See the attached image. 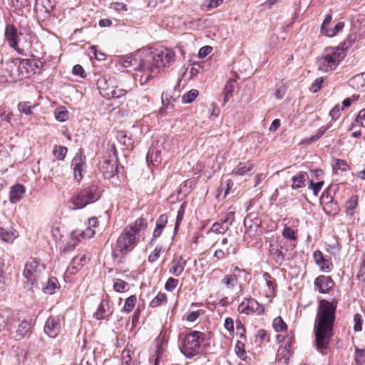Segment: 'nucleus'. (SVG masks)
<instances>
[{"label": "nucleus", "instance_id": "1", "mask_svg": "<svg viewBox=\"0 0 365 365\" xmlns=\"http://www.w3.org/2000/svg\"><path fill=\"white\" fill-rule=\"evenodd\" d=\"M174 51L168 48L154 51L143 49L124 61V66H133L134 79L140 85L147 83L156 76L161 68L170 66L175 61Z\"/></svg>", "mask_w": 365, "mask_h": 365}, {"label": "nucleus", "instance_id": "2", "mask_svg": "<svg viewBox=\"0 0 365 365\" xmlns=\"http://www.w3.org/2000/svg\"><path fill=\"white\" fill-rule=\"evenodd\" d=\"M336 307L337 301L334 299L331 302L321 299L319 302L314 322L316 345L319 350L326 349L332 336Z\"/></svg>", "mask_w": 365, "mask_h": 365}, {"label": "nucleus", "instance_id": "3", "mask_svg": "<svg viewBox=\"0 0 365 365\" xmlns=\"http://www.w3.org/2000/svg\"><path fill=\"white\" fill-rule=\"evenodd\" d=\"M145 226V220L139 218L134 223L126 227L117 240L113 249L114 256L118 257L132 250L136 245L140 230Z\"/></svg>", "mask_w": 365, "mask_h": 365}, {"label": "nucleus", "instance_id": "4", "mask_svg": "<svg viewBox=\"0 0 365 365\" xmlns=\"http://www.w3.org/2000/svg\"><path fill=\"white\" fill-rule=\"evenodd\" d=\"M205 339L206 334L198 331H193L185 334L182 339L181 352L187 358H192L202 354L207 345Z\"/></svg>", "mask_w": 365, "mask_h": 365}, {"label": "nucleus", "instance_id": "5", "mask_svg": "<svg viewBox=\"0 0 365 365\" xmlns=\"http://www.w3.org/2000/svg\"><path fill=\"white\" fill-rule=\"evenodd\" d=\"M346 55V51L343 48H327L317 61L318 69L322 72H329L336 69Z\"/></svg>", "mask_w": 365, "mask_h": 365}, {"label": "nucleus", "instance_id": "6", "mask_svg": "<svg viewBox=\"0 0 365 365\" xmlns=\"http://www.w3.org/2000/svg\"><path fill=\"white\" fill-rule=\"evenodd\" d=\"M100 197L98 187L91 185L76 193L68 202V208L78 210L97 201Z\"/></svg>", "mask_w": 365, "mask_h": 365}, {"label": "nucleus", "instance_id": "7", "mask_svg": "<svg viewBox=\"0 0 365 365\" xmlns=\"http://www.w3.org/2000/svg\"><path fill=\"white\" fill-rule=\"evenodd\" d=\"M23 275L26 279V287L32 288L45 276L44 264L36 258H29L25 264Z\"/></svg>", "mask_w": 365, "mask_h": 365}, {"label": "nucleus", "instance_id": "8", "mask_svg": "<svg viewBox=\"0 0 365 365\" xmlns=\"http://www.w3.org/2000/svg\"><path fill=\"white\" fill-rule=\"evenodd\" d=\"M99 169L105 179H111L118 172L117 157L115 153H109L100 163Z\"/></svg>", "mask_w": 365, "mask_h": 365}, {"label": "nucleus", "instance_id": "9", "mask_svg": "<svg viewBox=\"0 0 365 365\" xmlns=\"http://www.w3.org/2000/svg\"><path fill=\"white\" fill-rule=\"evenodd\" d=\"M261 222L255 214H249L244 220L245 236L255 237L261 235Z\"/></svg>", "mask_w": 365, "mask_h": 365}, {"label": "nucleus", "instance_id": "10", "mask_svg": "<svg viewBox=\"0 0 365 365\" xmlns=\"http://www.w3.org/2000/svg\"><path fill=\"white\" fill-rule=\"evenodd\" d=\"M238 311L246 314L252 313L260 314L264 312V307L255 299L246 298L239 305Z\"/></svg>", "mask_w": 365, "mask_h": 365}, {"label": "nucleus", "instance_id": "11", "mask_svg": "<svg viewBox=\"0 0 365 365\" xmlns=\"http://www.w3.org/2000/svg\"><path fill=\"white\" fill-rule=\"evenodd\" d=\"M5 39L8 41L11 48L16 50L19 53L22 54V50L18 47L19 33L16 26L13 24H7L4 32Z\"/></svg>", "mask_w": 365, "mask_h": 365}, {"label": "nucleus", "instance_id": "12", "mask_svg": "<svg viewBox=\"0 0 365 365\" xmlns=\"http://www.w3.org/2000/svg\"><path fill=\"white\" fill-rule=\"evenodd\" d=\"M71 166L73 169L74 179L80 182L83 178V172L86 167V158L81 153H76L72 160Z\"/></svg>", "mask_w": 365, "mask_h": 365}, {"label": "nucleus", "instance_id": "13", "mask_svg": "<svg viewBox=\"0 0 365 365\" xmlns=\"http://www.w3.org/2000/svg\"><path fill=\"white\" fill-rule=\"evenodd\" d=\"M90 259L89 253L86 251H81L74 257L67 268V272L73 274L86 264Z\"/></svg>", "mask_w": 365, "mask_h": 365}, {"label": "nucleus", "instance_id": "14", "mask_svg": "<svg viewBox=\"0 0 365 365\" xmlns=\"http://www.w3.org/2000/svg\"><path fill=\"white\" fill-rule=\"evenodd\" d=\"M61 331V319L59 317H50L45 324L44 331L51 338H55Z\"/></svg>", "mask_w": 365, "mask_h": 365}, {"label": "nucleus", "instance_id": "15", "mask_svg": "<svg viewBox=\"0 0 365 365\" xmlns=\"http://www.w3.org/2000/svg\"><path fill=\"white\" fill-rule=\"evenodd\" d=\"M96 85L101 95L106 98H109L115 82L113 79H107L105 76H102L98 79Z\"/></svg>", "mask_w": 365, "mask_h": 365}, {"label": "nucleus", "instance_id": "16", "mask_svg": "<svg viewBox=\"0 0 365 365\" xmlns=\"http://www.w3.org/2000/svg\"><path fill=\"white\" fill-rule=\"evenodd\" d=\"M314 285L320 293L326 294L334 287V282L331 277L321 275L315 279Z\"/></svg>", "mask_w": 365, "mask_h": 365}, {"label": "nucleus", "instance_id": "17", "mask_svg": "<svg viewBox=\"0 0 365 365\" xmlns=\"http://www.w3.org/2000/svg\"><path fill=\"white\" fill-rule=\"evenodd\" d=\"M269 254L276 263L281 264L284 260L285 252L282 250V243L277 240H272L269 244Z\"/></svg>", "mask_w": 365, "mask_h": 365}, {"label": "nucleus", "instance_id": "18", "mask_svg": "<svg viewBox=\"0 0 365 365\" xmlns=\"http://www.w3.org/2000/svg\"><path fill=\"white\" fill-rule=\"evenodd\" d=\"M186 264V260L182 256L175 257L169 265V273L175 277H179L183 272Z\"/></svg>", "mask_w": 365, "mask_h": 365}, {"label": "nucleus", "instance_id": "19", "mask_svg": "<svg viewBox=\"0 0 365 365\" xmlns=\"http://www.w3.org/2000/svg\"><path fill=\"white\" fill-rule=\"evenodd\" d=\"M113 312V308L110 304L108 299H103L95 313V317L98 320L108 318Z\"/></svg>", "mask_w": 365, "mask_h": 365}, {"label": "nucleus", "instance_id": "20", "mask_svg": "<svg viewBox=\"0 0 365 365\" xmlns=\"http://www.w3.org/2000/svg\"><path fill=\"white\" fill-rule=\"evenodd\" d=\"M316 264L320 267L321 270L325 272H329L332 269V264L329 259L325 257L323 253L317 250L313 254Z\"/></svg>", "mask_w": 365, "mask_h": 365}, {"label": "nucleus", "instance_id": "21", "mask_svg": "<svg viewBox=\"0 0 365 365\" xmlns=\"http://www.w3.org/2000/svg\"><path fill=\"white\" fill-rule=\"evenodd\" d=\"M26 192V188L21 184L14 185L9 192V201L11 203H16L20 201L24 193Z\"/></svg>", "mask_w": 365, "mask_h": 365}, {"label": "nucleus", "instance_id": "22", "mask_svg": "<svg viewBox=\"0 0 365 365\" xmlns=\"http://www.w3.org/2000/svg\"><path fill=\"white\" fill-rule=\"evenodd\" d=\"M98 225V220L97 217H91L88 220V227L79 233L73 232V235L75 237L79 236L82 238H91L95 235V231L93 228L96 227Z\"/></svg>", "mask_w": 365, "mask_h": 365}, {"label": "nucleus", "instance_id": "23", "mask_svg": "<svg viewBox=\"0 0 365 365\" xmlns=\"http://www.w3.org/2000/svg\"><path fill=\"white\" fill-rule=\"evenodd\" d=\"M263 279L265 282V287L264 289V294L266 297L269 298L274 295L275 289V280L267 272L264 273Z\"/></svg>", "mask_w": 365, "mask_h": 365}, {"label": "nucleus", "instance_id": "24", "mask_svg": "<svg viewBox=\"0 0 365 365\" xmlns=\"http://www.w3.org/2000/svg\"><path fill=\"white\" fill-rule=\"evenodd\" d=\"M31 324L26 321L23 320L18 326L15 332L14 338L16 340H21L24 339L31 331Z\"/></svg>", "mask_w": 365, "mask_h": 365}, {"label": "nucleus", "instance_id": "25", "mask_svg": "<svg viewBox=\"0 0 365 365\" xmlns=\"http://www.w3.org/2000/svg\"><path fill=\"white\" fill-rule=\"evenodd\" d=\"M220 284L227 290L232 291L238 284V278L236 274H226L220 281Z\"/></svg>", "mask_w": 365, "mask_h": 365}, {"label": "nucleus", "instance_id": "26", "mask_svg": "<svg viewBox=\"0 0 365 365\" xmlns=\"http://www.w3.org/2000/svg\"><path fill=\"white\" fill-rule=\"evenodd\" d=\"M168 222V216L166 215H161L159 218L156 221V227L153 232V240L158 237H160L162 234L163 230L165 227V225Z\"/></svg>", "mask_w": 365, "mask_h": 365}, {"label": "nucleus", "instance_id": "27", "mask_svg": "<svg viewBox=\"0 0 365 365\" xmlns=\"http://www.w3.org/2000/svg\"><path fill=\"white\" fill-rule=\"evenodd\" d=\"M308 179L306 173H299L292 178V189H299L305 186V182Z\"/></svg>", "mask_w": 365, "mask_h": 365}, {"label": "nucleus", "instance_id": "28", "mask_svg": "<svg viewBox=\"0 0 365 365\" xmlns=\"http://www.w3.org/2000/svg\"><path fill=\"white\" fill-rule=\"evenodd\" d=\"M134 354L133 351L128 349V348L123 349L122 351L121 359L123 365H138L136 359H134L133 355Z\"/></svg>", "mask_w": 365, "mask_h": 365}, {"label": "nucleus", "instance_id": "29", "mask_svg": "<svg viewBox=\"0 0 365 365\" xmlns=\"http://www.w3.org/2000/svg\"><path fill=\"white\" fill-rule=\"evenodd\" d=\"M20 68H25L26 70V72L28 74H30L31 73H34L35 70L34 67L38 68V62L34 60V59H23L20 62Z\"/></svg>", "mask_w": 365, "mask_h": 365}, {"label": "nucleus", "instance_id": "30", "mask_svg": "<svg viewBox=\"0 0 365 365\" xmlns=\"http://www.w3.org/2000/svg\"><path fill=\"white\" fill-rule=\"evenodd\" d=\"M60 288L59 283L56 278L51 277L47 281L46 285L43 288L46 294H52L55 291Z\"/></svg>", "mask_w": 365, "mask_h": 365}, {"label": "nucleus", "instance_id": "31", "mask_svg": "<svg viewBox=\"0 0 365 365\" xmlns=\"http://www.w3.org/2000/svg\"><path fill=\"white\" fill-rule=\"evenodd\" d=\"M253 168V164L245 165L243 163H240L236 168H234L232 174L235 175L243 176L245 175L250 171L252 170Z\"/></svg>", "mask_w": 365, "mask_h": 365}, {"label": "nucleus", "instance_id": "32", "mask_svg": "<svg viewBox=\"0 0 365 365\" xmlns=\"http://www.w3.org/2000/svg\"><path fill=\"white\" fill-rule=\"evenodd\" d=\"M349 84L354 89L361 91L365 90L364 79L361 75H357L351 78L349 81Z\"/></svg>", "mask_w": 365, "mask_h": 365}, {"label": "nucleus", "instance_id": "33", "mask_svg": "<svg viewBox=\"0 0 365 365\" xmlns=\"http://www.w3.org/2000/svg\"><path fill=\"white\" fill-rule=\"evenodd\" d=\"M235 89V81L229 79L224 88V101L227 102L232 97Z\"/></svg>", "mask_w": 365, "mask_h": 365}, {"label": "nucleus", "instance_id": "34", "mask_svg": "<svg viewBox=\"0 0 365 365\" xmlns=\"http://www.w3.org/2000/svg\"><path fill=\"white\" fill-rule=\"evenodd\" d=\"M292 353V351L287 346H281L277 351V359L279 361L284 360V363H287Z\"/></svg>", "mask_w": 365, "mask_h": 365}, {"label": "nucleus", "instance_id": "35", "mask_svg": "<svg viewBox=\"0 0 365 365\" xmlns=\"http://www.w3.org/2000/svg\"><path fill=\"white\" fill-rule=\"evenodd\" d=\"M358 197L356 195H352L349 200L346 201L345 207L346 212L347 215H353L354 213V210L357 206Z\"/></svg>", "mask_w": 365, "mask_h": 365}, {"label": "nucleus", "instance_id": "36", "mask_svg": "<svg viewBox=\"0 0 365 365\" xmlns=\"http://www.w3.org/2000/svg\"><path fill=\"white\" fill-rule=\"evenodd\" d=\"M199 91L196 89H192L188 92L185 93L182 96V102L184 104H188L192 103L195 98L198 96Z\"/></svg>", "mask_w": 365, "mask_h": 365}, {"label": "nucleus", "instance_id": "37", "mask_svg": "<svg viewBox=\"0 0 365 365\" xmlns=\"http://www.w3.org/2000/svg\"><path fill=\"white\" fill-rule=\"evenodd\" d=\"M113 289L117 292H126L129 289V284L122 279H117L113 282Z\"/></svg>", "mask_w": 365, "mask_h": 365}, {"label": "nucleus", "instance_id": "38", "mask_svg": "<svg viewBox=\"0 0 365 365\" xmlns=\"http://www.w3.org/2000/svg\"><path fill=\"white\" fill-rule=\"evenodd\" d=\"M55 118L59 122H65L68 118V112L65 107H59L55 110Z\"/></svg>", "mask_w": 365, "mask_h": 365}, {"label": "nucleus", "instance_id": "39", "mask_svg": "<svg viewBox=\"0 0 365 365\" xmlns=\"http://www.w3.org/2000/svg\"><path fill=\"white\" fill-rule=\"evenodd\" d=\"M328 128L329 126H322L319 129L317 130L314 135L304 140L303 142L306 143L307 144H310L312 142L317 141L325 133Z\"/></svg>", "mask_w": 365, "mask_h": 365}, {"label": "nucleus", "instance_id": "40", "mask_svg": "<svg viewBox=\"0 0 365 365\" xmlns=\"http://www.w3.org/2000/svg\"><path fill=\"white\" fill-rule=\"evenodd\" d=\"M229 227L226 224H224L222 222H215L212 225L210 232H213L215 234H224L228 230Z\"/></svg>", "mask_w": 365, "mask_h": 365}, {"label": "nucleus", "instance_id": "41", "mask_svg": "<svg viewBox=\"0 0 365 365\" xmlns=\"http://www.w3.org/2000/svg\"><path fill=\"white\" fill-rule=\"evenodd\" d=\"M16 237V234L12 231H6L4 228L0 227V239L4 242H12Z\"/></svg>", "mask_w": 365, "mask_h": 365}, {"label": "nucleus", "instance_id": "42", "mask_svg": "<svg viewBox=\"0 0 365 365\" xmlns=\"http://www.w3.org/2000/svg\"><path fill=\"white\" fill-rule=\"evenodd\" d=\"M136 297L134 295L130 296L125 302V305L123 308L122 309L123 312H125L126 313L130 312L133 308L135 307V303H136Z\"/></svg>", "mask_w": 365, "mask_h": 365}, {"label": "nucleus", "instance_id": "43", "mask_svg": "<svg viewBox=\"0 0 365 365\" xmlns=\"http://www.w3.org/2000/svg\"><path fill=\"white\" fill-rule=\"evenodd\" d=\"M344 27V22H339L333 29H327L324 31V34L328 37H333L340 32Z\"/></svg>", "mask_w": 365, "mask_h": 365}, {"label": "nucleus", "instance_id": "44", "mask_svg": "<svg viewBox=\"0 0 365 365\" xmlns=\"http://www.w3.org/2000/svg\"><path fill=\"white\" fill-rule=\"evenodd\" d=\"M117 138L120 143L126 145L127 147L131 146L133 145V140L130 136H128V134L121 131L118 133Z\"/></svg>", "mask_w": 365, "mask_h": 365}, {"label": "nucleus", "instance_id": "45", "mask_svg": "<svg viewBox=\"0 0 365 365\" xmlns=\"http://www.w3.org/2000/svg\"><path fill=\"white\" fill-rule=\"evenodd\" d=\"M127 92H128L127 89L120 88L117 86H114V87L111 91V95L109 96L108 99L120 98L122 97H124L126 95Z\"/></svg>", "mask_w": 365, "mask_h": 365}, {"label": "nucleus", "instance_id": "46", "mask_svg": "<svg viewBox=\"0 0 365 365\" xmlns=\"http://www.w3.org/2000/svg\"><path fill=\"white\" fill-rule=\"evenodd\" d=\"M272 326L274 330L277 332L287 329V324L280 317L274 319Z\"/></svg>", "mask_w": 365, "mask_h": 365}, {"label": "nucleus", "instance_id": "47", "mask_svg": "<svg viewBox=\"0 0 365 365\" xmlns=\"http://www.w3.org/2000/svg\"><path fill=\"white\" fill-rule=\"evenodd\" d=\"M55 157L60 160H63L67 153V148L64 146H55L53 150Z\"/></svg>", "mask_w": 365, "mask_h": 365}, {"label": "nucleus", "instance_id": "48", "mask_svg": "<svg viewBox=\"0 0 365 365\" xmlns=\"http://www.w3.org/2000/svg\"><path fill=\"white\" fill-rule=\"evenodd\" d=\"M185 203H182L180 205V207L178 211V215L176 217V221H175V232L178 231L179 225H180V223L183 219V217L185 215Z\"/></svg>", "mask_w": 365, "mask_h": 365}, {"label": "nucleus", "instance_id": "49", "mask_svg": "<svg viewBox=\"0 0 365 365\" xmlns=\"http://www.w3.org/2000/svg\"><path fill=\"white\" fill-rule=\"evenodd\" d=\"M167 300V296L164 293H158V295L151 301L150 306L157 307Z\"/></svg>", "mask_w": 365, "mask_h": 365}, {"label": "nucleus", "instance_id": "50", "mask_svg": "<svg viewBox=\"0 0 365 365\" xmlns=\"http://www.w3.org/2000/svg\"><path fill=\"white\" fill-rule=\"evenodd\" d=\"M223 0H205L203 4V7L205 10L209 11L220 6Z\"/></svg>", "mask_w": 365, "mask_h": 365}, {"label": "nucleus", "instance_id": "51", "mask_svg": "<svg viewBox=\"0 0 365 365\" xmlns=\"http://www.w3.org/2000/svg\"><path fill=\"white\" fill-rule=\"evenodd\" d=\"M19 110L26 115H31L32 113L31 106L29 102H21L18 105Z\"/></svg>", "mask_w": 365, "mask_h": 365}, {"label": "nucleus", "instance_id": "52", "mask_svg": "<svg viewBox=\"0 0 365 365\" xmlns=\"http://www.w3.org/2000/svg\"><path fill=\"white\" fill-rule=\"evenodd\" d=\"M282 235L284 238L288 240H296L297 238L294 230L287 225H285L283 229Z\"/></svg>", "mask_w": 365, "mask_h": 365}, {"label": "nucleus", "instance_id": "53", "mask_svg": "<svg viewBox=\"0 0 365 365\" xmlns=\"http://www.w3.org/2000/svg\"><path fill=\"white\" fill-rule=\"evenodd\" d=\"M354 330L355 331H361L362 329V323H363L362 316L359 314H354Z\"/></svg>", "mask_w": 365, "mask_h": 365}, {"label": "nucleus", "instance_id": "54", "mask_svg": "<svg viewBox=\"0 0 365 365\" xmlns=\"http://www.w3.org/2000/svg\"><path fill=\"white\" fill-rule=\"evenodd\" d=\"M178 284V279L170 277L165 284V289L168 292L173 291Z\"/></svg>", "mask_w": 365, "mask_h": 365}, {"label": "nucleus", "instance_id": "55", "mask_svg": "<svg viewBox=\"0 0 365 365\" xmlns=\"http://www.w3.org/2000/svg\"><path fill=\"white\" fill-rule=\"evenodd\" d=\"M235 221V211H229L227 212L223 219L222 220V222L224 224H226L228 227L232 224V222Z\"/></svg>", "mask_w": 365, "mask_h": 365}, {"label": "nucleus", "instance_id": "56", "mask_svg": "<svg viewBox=\"0 0 365 365\" xmlns=\"http://www.w3.org/2000/svg\"><path fill=\"white\" fill-rule=\"evenodd\" d=\"M200 315V310H198V311H192V312H188L184 317L183 319H185L186 321L189 322H195L198 319Z\"/></svg>", "mask_w": 365, "mask_h": 365}, {"label": "nucleus", "instance_id": "57", "mask_svg": "<svg viewBox=\"0 0 365 365\" xmlns=\"http://www.w3.org/2000/svg\"><path fill=\"white\" fill-rule=\"evenodd\" d=\"M324 78L323 77L317 78L312 84L310 90L313 93H317V91H319L322 86V83H324Z\"/></svg>", "mask_w": 365, "mask_h": 365}, {"label": "nucleus", "instance_id": "58", "mask_svg": "<svg viewBox=\"0 0 365 365\" xmlns=\"http://www.w3.org/2000/svg\"><path fill=\"white\" fill-rule=\"evenodd\" d=\"M12 116V113L4 108H0V118L1 120L10 123Z\"/></svg>", "mask_w": 365, "mask_h": 365}, {"label": "nucleus", "instance_id": "59", "mask_svg": "<svg viewBox=\"0 0 365 365\" xmlns=\"http://www.w3.org/2000/svg\"><path fill=\"white\" fill-rule=\"evenodd\" d=\"M230 255L229 249H226V250H224L222 249H218L215 250L214 253V257L217 258V259H222L228 257Z\"/></svg>", "mask_w": 365, "mask_h": 365}, {"label": "nucleus", "instance_id": "60", "mask_svg": "<svg viewBox=\"0 0 365 365\" xmlns=\"http://www.w3.org/2000/svg\"><path fill=\"white\" fill-rule=\"evenodd\" d=\"M324 185V182H318L316 183H314L312 180L309 181V187L312 189L313 193L315 195H317L319 192L321 190L322 186Z\"/></svg>", "mask_w": 365, "mask_h": 365}, {"label": "nucleus", "instance_id": "61", "mask_svg": "<svg viewBox=\"0 0 365 365\" xmlns=\"http://www.w3.org/2000/svg\"><path fill=\"white\" fill-rule=\"evenodd\" d=\"M162 252V247H157L154 250V251L149 255L148 257V261L149 262H155L156 261Z\"/></svg>", "mask_w": 365, "mask_h": 365}, {"label": "nucleus", "instance_id": "62", "mask_svg": "<svg viewBox=\"0 0 365 365\" xmlns=\"http://www.w3.org/2000/svg\"><path fill=\"white\" fill-rule=\"evenodd\" d=\"M161 100H162V103L163 105V107L165 109H168L169 108H173V104L172 103V102L169 99L168 95L167 93H162Z\"/></svg>", "mask_w": 365, "mask_h": 365}, {"label": "nucleus", "instance_id": "63", "mask_svg": "<svg viewBox=\"0 0 365 365\" xmlns=\"http://www.w3.org/2000/svg\"><path fill=\"white\" fill-rule=\"evenodd\" d=\"M334 169H339L341 170H346L348 168L346 162L344 160L336 159L334 165Z\"/></svg>", "mask_w": 365, "mask_h": 365}, {"label": "nucleus", "instance_id": "64", "mask_svg": "<svg viewBox=\"0 0 365 365\" xmlns=\"http://www.w3.org/2000/svg\"><path fill=\"white\" fill-rule=\"evenodd\" d=\"M356 122L365 128V109L359 111L356 119Z\"/></svg>", "mask_w": 365, "mask_h": 365}]
</instances>
